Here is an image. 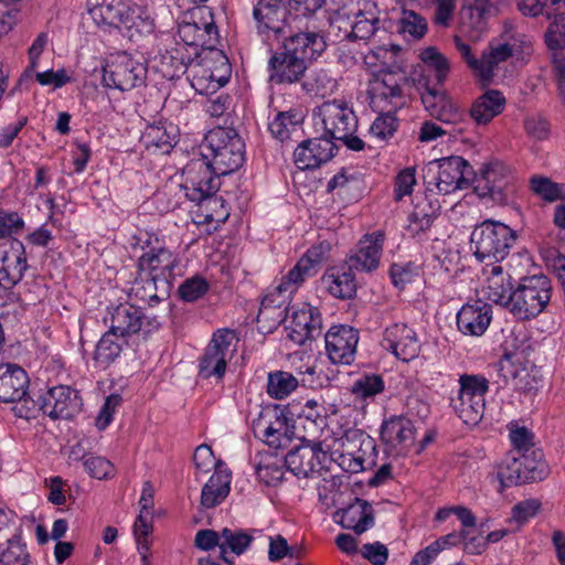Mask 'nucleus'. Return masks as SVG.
<instances>
[{
	"mask_svg": "<svg viewBox=\"0 0 565 565\" xmlns=\"http://www.w3.org/2000/svg\"><path fill=\"white\" fill-rule=\"evenodd\" d=\"M204 147L210 151L203 159L192 160L184 168L182 184L185 196L201 204H218L215 196L218 190V175L238 170L245 160V143L234 128L215 127L204 138Z\"/></svg>",
	"mask_w": 565,
	"mask_h": 565,
	"instance_id": "obj_1",
	"label": "nucleus"
},
{
	"mask_svg": "<svg viewBox=\"0 0 565 565\" xmlns=\"http://www.w3.org/2000/svg\"><path fill=\"white\" fill-rule=\"evenodd\" d=\"M139 242L146 250L137 260V269L161 281L162 295L169 296L173 281L182 275L180 255L166 247L156 233H140Z\"/></svg>",
	"mask_w": 565,
	"mask_h": 565,
	"instance_id": "obj_2",
	"label": "nucleus"
},
{
	"mask_svg": "<svg viewBox=\"0 0 565 565\" xmlns=\"http://www.w3.org/2000/svg\"><path fill=\"white\" fill-rule=\"evenodd\" d=\"M531 49V42L526 35L518 31L514 23L505 20L499 36L493 38L480 56L479 79L491 83L494 71L509 58L526 53Z\"/></svg>",
	"mask_w": 565,
	"mask_h": 565,
	"instance_id": "obj_3",
	"label": "nucleus"
},
{
	"mask_svg": "<svg viewBox=\"0 0 565 565\" xmlns=\"http://www.w3.org/2000/svg\"><path fill=\"white\" fill-rule=\"evenodd\" d=\"M479 183L476 191L481 199L505 206L512 203L520 189V181L513 167L492 158L479 168Z\"/></svg>",
	"mask_w": 565,
	"mask_h": 565,
	"instance_id": "obj_4",
	"label": "nucleus"
},
{
	"mask_svg": "<svg viewBox=\"0 0 565 565\" xmlns=\"http://www.w3.org/2000/svg\"><path fill=\"white\" fill-rule=\"evenodd\" d=\"M516 235L508 225L484 221L471 233V249L479 262L495 264L503 260L510 253Z\"/></svg>",
	"mask_w": 565,
	"mask_h": 565,
	"instance_id": "obj_5",
	"label": "nucleus"
},
{
	"mask_svg": "<svg viewBox=\"0 0 565 565\" xmlns=\"http://www.w3.org/2000/svg\"><path fill=\"white\" fill-rule=\"evenodd\" d=\"M552 296L551 280L545 275L526 276L513 289L509 310L521 320L539 316Z\"/></svg>",
	"mask_w": 565,
	"mask_h": 565,
	"instance_id": "obj_6",
	"label": "nucleus"
},
{
	"mask_svg": "<svg viewBox=\"0 0 565 565\" xmlns=\"http://www.w3.org/2000/svg\"><path fill=\"white\" fill-rule=\"evenodd\" d=\"M458 382L459 390L450 405L466 425L476 426L483 418L489 381L483 375L462 374Z\"/></svg>",
	"mask_w": 565,
	"mask_h": 565,
	"instance_id": "obj_7",
	"label": "nucleus"
},
{
	"mask_svg": "<svg viewBox=\"0 0 565 565\" xmlns=\"http://www.w3.org/2000/svg\"><path fill=\"white\" fill-rule=\"evenodd\" d=\"M178 34L183 45L194 50V57L199 50H214L218 43V31L211 11L199 8L185 14L178 25Z\"/></svg>",
	"mask_w": 565,
	"mask_h": 565,
	"instance_id": "obj_8",
	"label": "nucleus"
},
{
	"mask_svg": "<svg viewBox=\"0 0 565 565\" xmlns=\"http://www.w3.org/2000/svg\"><path fill=\"white\" fill-rule=\"evenodd\" d=\"M238 339L231 329L216 330L199 362V374L203 379H223L227 363L234 358Z\"/></svg>",
	"mask_w": 565,
	"mask_h": 565,
	"instance_id": "obj_9",
	"label": "nucleus"
},
{
	"mask_svg": "<svg viewBox=\"0 0 565 565\" xmlns=\"http://www.w3.org/2000/svg\"><path fill=\"white\" fill-rule=\"evenodd\" d=\"M317 116L319 119L315 122L316 132L333 142L358 129V118L353 109L342 100L322 103L318 107Z\"/></svg>",
	"mask_w": 565,
	"mask_h": 565,
	"instance_id": "obj_10",
	"label": "nucleus"
},
{
	"mask_svg": "<svg viewBox=\"0 0 565 565\" xmlns=\"http://www.w3.org/2000/svg\"><path fill=\"white\" fill-rule=\"evenodd\" d=\"M146 77V65L134 58L127 52H119L113 55L103 68L104 85L121 92L131 90L132 88L141 86Z\"/></svg>",
	"mask_w": 565,
	"mask_h": 565,
	"instance_id": "obj_11",
	"label": "nucleus"
},
{
	"mask_svg": "<svg viewBox=\"0 0 565 565\" xmlns=\"http://www.w3.org/2000/svg\"><path fill=\"white\" fill-rule=\"evenodd\" d=\"M437 171L427 180V190L433 191V186L439 194H450L456 190L467 189L475 174L472 167L459 156L441 158L437 161Z\"/></svg>",
	"mask_w": 565,
	"mask_h": 565,
	"instance_id": "obj_12",
	"label": "nucleus"
},
{
	"mask_svg": "<svg viewBox=\"0 0 565 565\" xmlns=\"http://www.w3.org/2000/svg\"><path fill=\"white\" fill-rule=\"evenodd\" d=\"M109 328L126 339L139 332L149 334L158 330L161 321L157 316H147L141 308L121 303L109 312Z\"/></svg>",
	"mask_w": 565,
	"mask_h": 565,
	"instance_id": "obj_13",
	"label": "nucleus"
},
{
	"mask_svg": "<svg viewBox=\"0 0 565 565\" xmlns=\"http://www.w3.org/2000/svg\"><path fill=\"white\" fill-rule=\"evenodd\" d=\"M288 414L294 415L292 412L279 407L263 409L253 423L255 435L263 438L270 447H286L294 434L292 427L289 426Z\"/></svg>",
	"mask_w": 565,
	"mask_h": 565,
	"instance_id": "obj_14",
	"label": "nucleus"
},
{
	"mask_svg": "<svg viewBox=\"0 0 565 565\" xmlns=\"http://www.w3.org/2000/svg\"><path fill=\"white\" fill-rule=\"evenodd\" d=\"M288 10L284 0H257L253 8V19L257 33L266 40L285 36Z\"/></svg>",
	"mask_w": 565,
	"mask_h": 565,
	"instance_id": "obj_15",
	"label": "nucleus"
},
{
	"mask_svg": "<svg viewBox=\"0 0 565 565\" xmlns=\"http://www.w3.org/2000/svg\"><path fill=\"white\" fill-rule=\"evenodd\" d=\"M416 88L420 94L422 103L431 117L446 122L461 121L463 113L459 109L446 90L429 85L425 77L417 79Z\"/></svg>",
	"mask_w": 565,
	"mask_h": 565,
	"instance_id": "obj_16",
	"label": "nucleus"
},
{
	"mask_svg": "<svg viewBox=\"0 0 565 565\" xmlns=\"http://www.w3.org/2000/svg\"><path fill=\"white\" fill-rule=\"evenodd\" d=\"M359 339L356 329L345 324L332 326L324 334L329 360L333 364H352L355 360Z\"/></svg>",
	"mask_w": 565,
	"mask_h": 565,
	"instance_id": "obj_17",
	"label": "nucleus"
},
{
	"mask_svg": "<svg viewBox=\"0 0 565 565\" xmlns=\"http://www.w3.org/2000/svg\"><path fill=\"white\" fill-rule=\"evenodd\" d=\"M78 392L67 385L51 387L41 395V408L52 419H70L82 411Z\"/></svg>",
	"mask_w": 565,
	"mask_h": 565,
	"instance_id": "obj_18",
	"label": "nucleus"
},
{
	"mask_svg": "<svg viewBox=\"0 0 565 565\" xmlns=\"http://www.w3.org/2000/svg\"><path fill=\"white\" fill-rule=\"evenodd\" d=\"M326 452L320 443H311L302 439L285 456L286 469L298 478L313 477L321 469Z\"/></svg>",
	"mask_w": 565,
	"mask_h": 565,
	"instance_id": "obj_19",
	"label": "nucleus"
},
{
	"mask_svg": "<svg viewBox=\"0 0 565 565\" xmlns=\"http://www.w3.org/2000/svg\"><path fill=\"white\" fill-rule=\"evenodd\" d=\"M288 338L297 344H305L322 332V318L318 308L303 303L301 308L294 309L286 318Z\"/></svg>",
	"mask_w": 565,
	"mask_h": 565,
	"instance_id": "obj_20",
	"label": "nucleus"
},
{
	"mask_svg": "<svg viewBox=\"0 0 565 565\" xmlns=\"http://www.w3.org/2000/svg\"><path fill=\"white\" fill-rule=\"evenodd\" d=\"M267 68L270 83L291 85L298 83L303 77L308 65L282 44L270 56Z\"/></svg>",
	"mask_w": 565,
	"mask_h": 565,
	"instance_id": "obj_21",
	"label": "nucleus"
},
{
	"mask_svg": "<svg viewBox=\"0 0 565 565\" xmlns=\"http://www.w3.org/2000/svg\"><path fill=\"white\" fill-rule=\"evenodd\" d=\"M381 344L403 362L414 360L420 351L416 332L405 323H393L387 327L383 332Z\"/></svg>",
	"mask_w": 565,
	"mask_h": 565,
	"instance_id": "obj_22",
	"label": "nucleus"
},
{
	"mask_svg": "<svg viewBox=\"0 0 565 565\" xmlns=\"http://www.w3.org/2000/svg\"><path fill=\"white\" fill-rule=\"evenodd\" d=\"M337 151V143L320 134L319 137L306 139L298 145L294 151L295 164L300 170L317 169L330 161Z\"/></svg>",
	"mask_w": 565,
	"mask_h": 565,
	"instance_id": "obj_23",
	"label": "nucleus"
},
{
	"mask_svg": "<svg viewBox=\"0 0 565 565\" xmlns=\"http://www.w3.org/2000/svg\"><path fill=\"white\" fill-rule=\"evenodd\" d=\"M384 239L385 234L381 231L364 235L356 250L347 259L350 270L362 273L375 270L380 265Z\"/></svg>",
	"mask_w": 565,
	"mask_h": 565,
	"instance_id": "obj_24",
	"label": "nucleus"
},
{
	"mask_svg": "<svg viewBox=\"0 0 565 565\" xmlns=\"http://www.w3.org/2000/svg\"><path fill=\"white\" fill-rule=\"evenodd\" d=\"M26 269L25 247L21 241L13 238L8 249L0 248V286L12 288L23 278Z\"/></svg>",
	"mask_w": 565,
	"mask_h": 565,
	"instance_id": "obj_25",
	"label": "nucleus"
},
{
	"mask_svg": "<svg viewBox=\"0 0 565 565\" xmlns=\"http://www.w3.org/2000/svg\"><path fill=\"white\" fill-rule=\"evenodd\" d=\"M282 44L301 58L306 65L316 61L327 50L323 33L318 30H310L308 26L306 30L285 36Z\"/></svg>",
	"mask_w": 565,
	"mask_h": 565,
	"instance_id": "obj_26",
	"label": "nucleus"
},
{
	"mask_svg": "<svg viewBox=\"0 0 565 565\" xmlns=\"http://www.w3.org/2000/svg\"><path fill=\"white\" fill-rule=\"evenodd\" d=\"M492 307L482 300L468 302L457 313L458 330L465 335L480 337L490 326Z\"/></svg>",
	"mask_w": 565,
	"mask_h": 565,
	"instance_id": "obj_27",
	"label": "nucleus"
},
{
	"mask_svg": "<svg viewBox=\"0 0 565 565\" xmlns=\"http://www.w3.org/2000/svg\"><path fill=\"white\" fill-rule=\"evenodd\" d=\"M321 247L313 246L297 262V264L281 278L277 286L278 294L295 292L299 286L318 273L319 264L322 260Z\"/></svg>",
	"mask_w": 565,
	"mask_h": 565,
	"instance_id": "obj_28",
	"label": "nucleus"
},
{
	"mask_svg": "<svg viewBox=\"0 0 565 565\" xmlns=\"http://www.w3.org/2000/svg\"><path fill=\"white\" fill-rule=\"evenodd\" d=\"M334 519L343 529L361 535L374 526V509L366 500L355 498L348 507L338 510Z\"/></svg>",
	"mask_w": 565,
	"mask_h": 565,
	"instance_id": "obj_29",
	"label": "nucleus"
},
{
	"mask_svg": "<svg viewBox=\"0 0 565 565\" xmlns=\"http://www.w3.org/2000/svg\"><path fill=\"white\" fill-rule=\"evenodd\" d=\"M177 142V127L166 121L148 125L140 137V143L148 152L153 154L170 153Z\"/></svg>",
	"mask_w": 565,
	"mask_h": 565,
	"instance_id": "obj_30",
	"label": "nucleus"
},
{
	"mask_svg": "<svg viewBox=\"0 0 565 565\" xmlns=\"http://www.w3.org/2000/svg\"><path fill=\"white\" fill-rule=\"evenodd\" d=\"M29 386L26 372L15 364L0 365V402L14 403L24 397Z\"/></svg>",
	"mask_w": 565,
	"mask_h": 565,
	"instance_id": "obj_31",
	"label": "nucleus"
},
{
	"mask_svg": "<svg viewBox=\"0 0 565 565\" xmlns=\"http://www.w3.org/2000/svg\"><path fill=\"white\" fill-rule=\"evenodd\" d=\"M406 82L407 78L404 74L396 75L391 71L384 73L373 86L374 102H385L391 110L403 107L406 103L403 85L406 84Z\"/></svg>",
	"mask_w": 565,
	"mask_h": 565,
	"instance_id": "obj_32",
	"label": "nucleus"
},
{
	"mask_svg": "<svg viewBox=\"0 0 565 565\" xmlns=\"http://www.w3.org/2000/svg\"><path fill=\"white\" fill-rule=\"evenodd\" d=\"M382 440L393 449L408 448L415 438V427L405 416H393L381 427Z\"/></svg>",
	"mask_w": 565,
	"mask_h": 565,
	"instance_id": "obj_33",
	"label": "nucleus"
},
{
	"mask_svg": "<svg viewBox=\"0 0 565 565\" xmlns=\"http://www.w3.org/2000/svg\"><path fill=\"white\" fill-rule=\"evenodd\" d=\"M121 20L116 29H119L130 41L150 35L154 30V21L147 10L135 3L129 7Z\"/></svg>",
	"mask_w": 565,
	"mask_h": 565,
	"instance_id": "obj_34",
	"label": "nucleus"
},
{
	"mask_svg": "<svg viewBox=\"0 0 565 565\" xmlns=\"http://www.w3.org/2000/svg\"><path fill=\"white\" fill-rule=\"evenodd\" d=\"M132 0H88L89 14L98 25H120Z\"/></svg>",
	"mask_w": 565,
	"mask_h": 565,
	"instance_id": "obj_35",
	"label": "nucleus"
},
{
	"mask_svg": "<svg viewBox=\"0 0 565 565\" xmlns=\"http://www.w3.org/2000/svg\"><path fill=\"white\" fill-rule=\"evenodd\" d=\"M505 102L500 90L488 89L472 103L470 117L477 125H487L503 111Z\"/></svg>",
	"mask_w": 565,
	"mask_h": 565,
	"instance_id": "obj_36",
	"label": "nucleus"
},
{
	"mask_svg": "<svg viewBox=\"0 0 565 565\" xmlns=\"http://www.w3.org/2000/svg\"><path fill=\"white\" fill-rule=\"evenodd\" d=\"M221 559L228 565L234 564L230 553L239 556L244 554L254 541L253 535L242 529L224 527L221 530Z\"/></svg>",
	"mask_w": 565,
	"mask_h": 565,
	"instance_id": "obj_37",
	"label": "nucleus"
},
{
	"mask_svg": "<svg viewBox=\"0 0 565 565\" xmlns=\"http://www.w3.org/2000/svg\"><path fill=\"white\" fill-rule=\"evenodd\" d=\"M231 473L226 470H216L202 488L201 505L212 509L218 505L230 493Z\"/></svg>",
	"mask_w": 565,
	"mask_h": 565,
	"instance_id": "obj_38",
	"label": "nucleus"
},
{
	"mask_svg": "<svg viewBox=\"0 0 565 565\" xmlns=\"http://www.w3.org/2000/svg\"><path fill=\"white\" fill-rule=\"evenodd\" d=\"M547 18L554 17L545 32V43L551 51L565 49V0H550Z\"/></svg>",
	"mask_w": 565,
	"mask_h": 565,
	"instance_id": "obj_39",
	"label": "nucleus"
},
{
	"mask_svg": "<svg viewBox=\"0 0 565 565\" xmlns=\"http://www.w3.org/2000/svg\"><path fill=\"white\" fill-rule=\"evenodd\" d=\"M380 18L374 9L360 10L345 30L344 38L349 41H367L380 30Z\"/></svg>",
	"mask_w": 565,
	"mask_h": 565,
	"instance_id": "obj_40",
	"label": "nucleus"
},
{
	"mask_svg": "<svg viewBox=\"0 0 565 565\" xmlns=\"http://www.w3.org/2000/svg\"><path fill=\"white\" fill-rule=\"evenodd\" d=\"M514 288L510 281V276L503 274L502 267L493 266L484 288L488 299L509 309Z\"/></svg>",
	"mask_w": 565,
	"mask_h": 565,
	"instance_id": "obj_41",
	"label": "nucleus"
},
{
	"mask_svg": "<svg viewBox=\"0 0 565 565\" xmlns=\"http://www.w3.org/2000/svg\"><path fill=\"white\" fill-rule=\"evenodd\" d=\"M321 281L331 296L340 299H350L356 292L355 277L353 270H350L349 267L343 271L326 273Z\"/></svg>",
	"mask_w": 565,
	"mask_h": 565,
	"instance_id": "obj_42",
	"label": "nucleus"
},
{
	"mask_svg": "<svg viewBox=\"0 0 565 565\" xmlns=\"http://www.w3.org/2000/svg\"><path fill=\"white\" fill-rule=\"evenodd\" d=\"M192 62V54L186 52L184 45L177 43L160 55L161 71L169 78L180 77Z\"/></svg>",
	"mask_w": 565,
	"mask_h": 565,
	"instance_id": "obj_43",
	"label": "nucleus"
},
{
	"mask_svg": "<svg viewBox=\"0 0 565 565\" xmlns=\"http://www.w3.org/2000/svg\"><path fill=\"white\" fill-rule=\"evenodd\" d=\"M130 297L141 301H148L150 306L166 300L169 296L162 295L161 281L137 269V276L131 285Z\"/></svg>",
	"mask_w": 565,
	"mask_h": 565,
	"instance_id": "obj_44",
	"label": "nucleus"
},
{
	"mask_svg": "<svg viewBox=\"0 0 565 565\" xmlns=\"http://www.w3.org/2000/svg\"><path fill=\"white\" fill-rule=\"evenodd\" d=\"M120 335L110 328L96 344L93 360L99 367L109 366L121 353L122 342Z\"/></svg>",
	"mask_w": 565,
	"mask_h": 565,
	"instance_id": "obj_45",
	"label": "nucleus"
},
{
	"mask_svg": "<svg viewBox=\"0 0 565 565\" xmlns=\"http://www.w3.org/2000/svg\"><path fill=\"white\" fill-rule=\"evenodd\" d=\"M285 460L277 458L274 455L262 456L256 463L255 471L258 479L266 486H276L282 481L285 475Z\"/></svg>",
	"mask_w": 565,
	"mask_h": 565,
	"instance_id": "obj_46",
	"label": "nucleus"
},
{
	"mask_svg": "<svg viewBox=\"0 0 565 565\" xmlns=\"http://www.w3.org/2000/svg\"><path fill=\"white\" fill-rule=\"evenodd\" d=\"M343 446L349 449L354 457H359L360 455V457L364 459V465H374L373 455L376 446L370 436L360 430L348 433Z\"/></svg>",
	"mask_w": 565,
	"mask_h": 565,
	"instance_id": "obj_47",
	"label": "nucleus"
},
{
	"mask_svg": "<svg viewBox=\"0 0 565 565\" xmlns=\"http://www.w3.org/2000/svg\"><path fill=\"white\" fill-rule=\"evenodd\" d=\"M495 477L500 482L499 492L512 486L522 483L518 455L509 452L495 467Z\"/></svg>",
	"mask_w": 565,
	"mask_h": 565,
	"instance_id": "obj_48",
	"label": "nucleus"
},
{
	"mask_svg": "<svg viewBox=\"0 0 565 565\" xmlns=\"http://www.w3.org/2000/svg\"><path fill=\"white\" fill-rule=\"evenodd\" d=\"M300 120L296 114L286 111L278 113L271 121L268 124V130L271 136L284 142L298 135L300 131Z\"/></svg>",
	"mask_w": 565,
	"mask_h": 565,
	"instance_id": "obj_49",
	"label": "nucleus"
},
{
	"mask_svg": "<svg viewBox=\"0 0 565 565\" xmlns=\"http://www.w3.org/2000/svg\"><path fill=\"white\" fill-rule=\"evenodd\" d=\"M384 388L385 383L382 375L375 373H367L362 374L353 382L351 386V393L354 395L356 399L367 401L381 394L384 391Z\"/></svg>",
	"mask_w": 565,
	"mask_h": 565,
	"instance_id": "obj_50",
	"label": "nucleus"
},
{
	"mask_svg": "<svg viewBox=\"0 0 565 565\" xmlns=\"http://www.w3.org/2000/svg\"><path fill=\"white\" fill-rule=\"evenodd\" d=\"M298 384V380L291 373L276 371L268 375L267 393L276 399H282L294 392Z\"/></svg>",
	"mask_w": 565,
	"mask_h": 565,
	"instance_id": "obj_51",
	"label": "nucleus"
},
{
	"mask_svg": "<svg viewBox=\"0 0 565 565\" xmlns=\"http://www.w3.org/2000/svg\"><path fill=\"white\" fill-rule=\"evenodd\" d=\"M302 87L316 96L331 95L338 87L337 81L323 68L315 70L303 82Z\"/></svg>",
	"mask_w": 565,
	"mask_h": 565,
	"instance_id": "obj_52",
	"label": "nucleus"
},
{
	"mask_svg": "<svg viewBox=\"0 0 565 565\" xmlns=\"http://www.w3.org/2000/svg\"><path fill=\"white\" fill-rule=\"evenodd\" d=\"M468 13L471 25L479 32L486 30V20L497 13L495 0H468L463 15Z\"/></svg>",
	"mask_w": 565,
	"mask_h": 565,
	"instance_id": "obj_53",
	"label": "nucleus"
},
{
	"mask_svg": "<svg viewBox=\"0 0 565 565\" xmlns=\"http://www.w3.org/2000/svg\"><path fill=\"white\" fill-rule=\"evenodd\" d=\"M427 21L415 11L404 10L398 21V32L408 40H419L427 32Z\"/></svg>",
	"mask_w": 565,
	"mask_h": 565,
	"instance_id": "obj_54",
	"label": "nucleus"
},
{
	"mask_svg": "<svg viewBox=\"0 0 565 565\" xmlns=\"http://www.w3.org/2000/svg\"><path fill=\"white\" fill-rule=\"evenodd\" d=\"M522 460L524 462L525 476H523V480H529V482L543 480L547 476V465L543 460V455L539 450H531L529 452L521 454Z\"/></svg>",
	"mask_w": 565,
	"mask_h": 565,
	"instance_id": "obj_55",
	"label": "nucleus"
},
{
	"mask_svg": "<svg viewBox=\"0 0 565 565\" xmlns=\"http://www.w3.org/2000/svg\"><path fill=\"white\" fill-rule=\"evenodd\" d=\"M422 60L434 72L438 85H443L449 73L448 60L435 47H427L420 54Z\"/></svg>",
	"mask_w": 565,
	"mask_h": 565,
	"instance_id": "obj_56",
	"label": "nucleus"
},
{
	"mask_svg": "<svg viewBox=\"0 0 565 565\" xmlns=\"http://www.w3.org/2000/svg\"><path fill=\"white\" fill-rule=\"evenodd\" d=\"M28 562L26 546L17 539L8 540L7 546L0 551V565H26Z\"/></svg>",
	"mask_w": 565,
	"mask_h": 565,
	"instance_id": "obj_57",
	"label": "nucleus"
},
{
	"mask_svg": "<svg viewBox=\"0 0 565 565\" xmlns=\"http://www.w3.org/2000/svg\"><path fill=\"white\" fill-rule=\"evenodd\" d=\"M210 288L209 282L200 275L185 279L178 289L179 296L186 302H193L203 297Z\"/></svg>",
	"mask_w": 565,
	"mask_h": 565,
	"instance_id": "obj_58",
	"label": "nucleus"
},
{
	"mask_svg": "<svg viewBox=\"0 0 565 565\" xmlns=\"http://www.w3.org/2000/svg\"><path fill=\"white\" fill-rule=\"evenodd\" d=\"M228 82V76L215 77L210 70H204L202 75L193 74L192 87L200 94H214Z\"/></svg>",
	"mask_w": 565,
	"mask_h": 565,
	"instance_id": "obj_59",
	"label": "nucleus"
},
{
	"mask_svg": "<svg viewBox=\"0 0 565 565\" xmlns=\"http://www.w3.org/2000/svg\"><path fill=\"white\" fill-rule=\"evenodd\" d=\"M530 186L544 201L554 202L562 198L561 186L548 178L534 175L531 178Z\"/></svg>",
	"mask_w": 565,
	"mask_h": 565,
	"instance_id": "obj_60",
	"label": "nucleus"
},
{
	"mask_svg": "<svg viewBox=\"0 0 565 565\" xmlns=\"http://www.w3.org/2000/svg\"><path fill=\"white\" fill-rule=\"evenodd\" d=\"M390 113L391 109L387 114L379 116L370 127L371 136L383 142L393 137L398 125L396 118Z\"/></svg>",
	"mask_w": 565,
	"mask_h": 565,
	"instance_id": "obj_61",
	"label": "nucleus"
},
{
	"mask_svg": "<svg viewBox=\"0 0 565 565\" xmlns=\"http://www.w3.org/2000/svg\"><path fill=\"white\" fill-rule=\"evenodd\" d=\"M440 211V204L438 200L431 198L430 194H416L413 201V213L415 215L425 216L435 221Z\"/></svg>",
	"mask_w": 565,
	"mask_h": 565,
	"instance_id": "obj_62",
	"label": "nucleus"
},
{
	"mask_svg": "<svg viewBox=\"0 0 565 565\" xmlns=\"http://www.w3.org/2000/svg\"><path fill=\"white\" fill-rule=\"evenodd\" d=\"M417 275L418 267L413 263L393 264L390 268L392 282L398 289H404Z\"/></svg>",
	"mask_w": 565,
	"mask_h": 565,
	"instance_id": "obj_63",
	"label": "nucleus"
},
{
	"mask_svg": "<svg viewBox=\"0 0 565 565\" xmlns=\"http://www.w3.org/2000/svg\"><path fill=\"white\" fill-rule=\"evenodd\" d=\"M415 173V168L408 167L397 174L394 189L396 201H402L405 195H409L413 192V188L416 184Z\"/></svg>",
	"mask_w": 565,
	"mask_h": 565,
	"instance_id": "obj_64",
	"label": "nucleus"
}]
</instances>
